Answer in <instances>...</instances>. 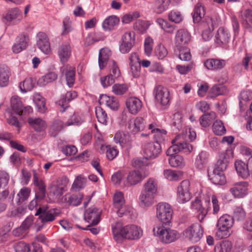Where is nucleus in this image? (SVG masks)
Instances as JSON below:
<instances>
[{"label":"nucleus","instance_id":"b1692460","mask_svg":"<svg viewBox=\"0 0 252 252\" xmlns=\"http://www.w3.org/2000/svg\"><path fill=\"white\" fill-rule=\"evenodd\" d=\"M145 124V120L143 118L137 117L128 122V128L131 133L136 134L144 129Z\"/></svg>","mask_w":252,"mask_h":252},{"label":"nucleus","instance_id":"7c9ffc66","mask_svg":"<svg viewBox=\"0 0 252 252\" xmlns=\"http://www.w3.org/2000/svg\"><path fill=\"white\" fill-rule=\"evenodd\" d=\"M28 122L30 126L38 132L44 131L47 127L45 121L39 118H29Z\"/></svg>","mask_w":252,"mask_h":252},{"label":"nucleus","instance_id":"9b49d317","mask_svg":"<svg viewBox=\"0 0 252 252\" xmlns=\"http://www.w3.org/2000/svg\"><path fill=\"white\" fill-rule=\"evenodd\" d=\"M143 150L145 159H154L160 154L161 148L158 142H152L146 144L143 147Z\"/></svg>","mask_w":252,"mask_h":252},{"label":"nucleus","instance_id":"13d9d810","mask_svg":"<svg viewBox=\"0 0 252 252\" xmlns=\"http://www.w3.org/2000/svg\"><path fill=\"white\" fill-rule=\"evenodd\" d=\"M179 58L184 61H189L191 58L189 49L186 47L177 48Z\"/></svg>","mask_w":252,"mask_h":252},{"label":"nucleus","instance_id":"c756f323","mask_svg":"<svg viewBox=\"0 0 252 252\" xmlns=\"http://www.w3.org/2000/svg\"><path fill=\"white\" fill-rule=\"evenodd\" d=\"M226 64L225 60L216 59H210L204 62L205 66L210 70L220 69Z\"/></svg>","mask_w":252,"mask_h":252},{"label":"nucleus","instance_id":"de8ad7c7","mask_svg":"<svg viewBox=\"0 0 252 252\" xmlns=\"http://www.w3.org/2000/svg\"><path fill=\"white\" fill-rule=\"evenodd\" d=\"M169 156L168 161L171 166L182 167L184 165V160L182 156L175 155Z\"/></svg>","mask_w":252,"mask_h":252},{"label":"nucleus","instance_id":"a211bd4d","mask_svg":"<svg viewBox=\"0 0 252 252\" xmlns=\"http://www.w3.org/2000/svg\"><path fill=\"white\" fill-rule=\"evenodd\" d=\"M149 175V173H144L142 175L138 171H132L129 172L127 177L126 183H124L121 185L122 187H126L129 186L135 185L141 182L145 178Z\"/></svg>","mask_w":252,"mask_h":252},{"label":"nucleus","instance_id":"864d4df0","mask_svg":"<svg viewBox=\"0 0 252 252\" xmlns=\"http://www.w3.org/2000/svg\"><path fill=\"white\" fill-rule=\"evenodd\" d=\"M77 96V94L75 91L67 92L65 95L64 98L59 101V104L63 108L62 109H61V111L62 112H64L65 110V109L68 107V105L66 104L64 105L63 104V101H69L76 97Z\"/></svg>","mask_w":252,"mask_h":252},{"label":"nucleus","instance_id":"ddd939ff","mask_svg":"<svg viewBox=\"0 0 252 252\" xmlns=\"http://www.w3.org/2000/svg\"><path fill=\"white\" fill-rule=\"evenodd\" d=\"M58 215L56 209L48 210L45 206L40 207L35 214V216H39L41 221L44 223L53 221Z\"/></svg>","mask_w":252,"mask_h":252},{"label":"nucleus","instance_id":"f03ea898","mask_svg":"<svg viewBox=\"0 0 252 252\" xmlns=\"http://www.w3.org/2000/svg\"><path fill=\"white\" fill-rule=\"evenodd\" d=\"M111 52L108 48H102L99 51L98 56V65L100 69L104 68L107 64L110 70L108 75L114 79L119 78L121 76V71L117 63L113 60H110Z\"/></svg>","mask_w":252,"mask_h":252},{"label":"nucleus","instance_id":"79ce46f5","mask_svg":"<svg viewBox=\"0 0 252 252\" xmlns=\"http://www.w3.org/2000/svg\"><path fill=\"white\" fill-rule=\"evenodd\" d=\"M232 245L230 241L224 240L216 244L214 248V252H230Z\"/></svg>","mask_w":252,"mask_h":252},{"label":"nucleus","instance_id":"37998d69","mask_svg":"<svg viewBox=\"0 0 252 252\" xmlns=\"http://www.w3.org/2000/svg\"><path fill=\"white\" fill-rule=\"evenodd\" d=\"M68 65H66L63 69V72L65 70V75L66 78V81L67 85L69 87H71L74 85L75 82V71L74 68L69 67L68 70Z\"/></svg>","mask_w":252,"mask_h":252},{"label":"nucleus","instance_id":"7ed1b4c3","mask_svg":"<svg viewBox=\"0 0 252 252\" xmlns=\"http://www.w3.org/2000/svg\"><path fill=\"white\" fill-rule=\"evenodd\" d=\"M172 143L173 145L166 151L167 156H172L180 152L188 154L192 150V146L187 142V135L185 133L177 135Z\"/></svg>","mask_w":252,"mask_h":252},{"label":"nucleus","instance_id":"6e6552de","mask_svg":"<svg viewBox=\"0 0 252 252\" xmlns=\"http://www.w3.org/2000/svg\"><path fill=\"white\" fill-rule=\"evenodd\" d=\"M156 216L157 218L164 223H167L171 219L172 210L171 206L166 203H159L157 205Z\"/></svg>","mask_w":252,"mask_h":252},{"label":"nucleus","instance_id":"0e129e2a","mask_svg":"<svg viewBox=\"0 0 252 252\" xmlns=\"http://www.w3.org/2000/svg\"><path fill=\"white\" fill-rule=\"evenodd\" d=\"M6 117L7 122L9 125L15 126L18 128L19 129L22 126L21 123L18 120L17 118L11 113L10 110L7 111V116Z\"/></svg>","mask_w":252,"mask_h":252},{"label":"nucleus","instance_id":"9d476101","mask_svg":"<svg viewBox=\"0 0 252 252\" xmlns=\"http://www.w3.org/2000/svg\"><path fill=\"white\" fill-rule=\"evenodd\" d=\"M235 167L238 174L243 178L252 176V157L248 158L247 163L240 160L236 161Z\"/></svg>","mask_w":252,"mask_h":252},{"label":"nucleus","instance_id":"bf43d9fd","mask_svg":"<svg viewBox=\"0 0 252 252\" xmlns=\"http://www.w3.org/2000/svg\"><path fill=\"white\" fill-rule=\"evenodd\" d=\"M64 127L63 123L61 120H56L50 128V132L52 135L55 136L57 132L62 130Z\"/></svg>","mask_w":252,"mask_h":252},{"label":"nucleus","instance_id":"f8f14e48","mask_svg":"<svg viewBox=\"0 0 252 252\" xmlns=\"http://www.w3.org/2000/svg\"><path fill=\"white\" fill-rule=\"evenodd\" d=\"M134 41L133 32H127L124 33L120 42V51L123 54L129 52L134 44Z\"/></svg>","mask_w":252,"mask_h":252},{"label":"nucleus","instance_id":"052dcab7","mask_svg":"<svg viewBox=\"0 0 252 252\" xmlns=\"http://www.w3.org/2000/svg\"><path fill=\"white\" fill-rule=\"evenodd\" d=\"M83 197V195L81 193H79L78 194H72L68 196L66 195V199L67 200V202L73 206L79 205L81 202Z\"/></svg>","mask_w":252,"mask_h":252},{"label":"nucleus","instance_id":"e433bc0d","mask_svg":"<svg viewBox=\"0 0 252 252\" xmlns=\"http://www.w3.org/2000/svg\"><path fill=\"white\" fill-rule=\"evenodd\" d=\"M227 153H230V151H226V153L221 154L213 170H217L218 171L222 172L226 170L228 163Z\"/></svg>","mask_w":252,"mask_h":252},{"label":"nucleus","instance_id":"5701e85b","mask_svg":"<svg viewBox=\"0 0 252 252\" xmlns=\"http://www.w3.org/2000/svg\"><path fill=\"white\" fill-rule=\"evenodd\" d=\"M4 18L7 22L17 24L22 20V14L18 8H14L8 10Z\"/></svg>","mask_w":252,"mask_h":252},{"label":"nucleus","instance_id":"3c124183","mask_svg":"<svg viewBox=\"0 0 252 252\" xmlns=\"http://www.w3.org/2000/svg\"><path fill=\"white\" fill-rule=\"evenodd\" d=\"M227 93L226 88L222 85H215L210 90V95L211 97L217 96L220 95H223Z\"/></svg>","mask_w":252,"mask_h":252},{"label":"nucleus","instance_id":"8fccbe9b","mask_svg":"<svg viewBox=\"0 0 252 252\" xmlns=\"http://www.w3.org/2000/svg\"><path fill=\"white\" fill-rule=\"evenodd\" d=\"M242 25L247 29L252 28V9H247L244 13Z\"/></svg>","mask_w":252,"mask_h":252},{"label":"nucleus","instance_id":"5fc2aeb1","mask_svg":"<svg viewBox=\"0 0 252 252\" xmlns=\"http://www.w3.org/2000/svg\"><path fill=\"white\" fill-rule=\"evenodd\" d=\"M213 130L215 134L218 135H222L226 133L224 125L220 120H216L213 124Z\"/></svg>","mask_w":252,"mask_h":252},{"label":"nucleus","instance_id":"f704fd0d","mask_svg":"<svg viewBox=\"0 0 252 252\" xmlns=\"http://www.w3.org/2000/svg\"><path fill=\"white\" fill-rule=\"evenodd\" d=\"M10 76V70L7 66H0V87H4L8 85Z\"/></svg>","mask_w":252,"mask_h":252},{"label":"nucleus","instance_id":"4468645a","mask_svg":"<svg viewBox=\"0 0 252 252\" xmlns=\"http://www.w3.org/2000/svg\"><path fill=\"white\" fill-rule=\"evenodd\" d=\"M66 177H62L53 181L49 187L50 191L56 197L61 196L65 190L68 184Z\"/></svg>","mask_w":252,"mask_h":252},{"label":"nucleus","instance_id":"20e7f679","mask_svg":"<svg viewBox=\"0 0 252 252\" xmlns=\"http://www.w3.org/2000/svg\"><path fill=\"white\" fill-rule=\"evenodd\" d=\"M153 233L161 242L165 244L175 242L180 237V234L177 230L166 228L160 224L154 227Z\"/></svg>","mask_w":252,"mask_h":252},{"label":"nucleus","instance_id":"ea45409f","mask_svg":"<svg viewBox=\"0 0 252 252\" xmlns=\"http://www.w3.org/2000/svg\"><path fill=\"white\" fill-rule=\"evenodd\" d=\"M220 21V17L218 15L208 16L206 18L205 21L202 23V26L204 29L214 30L215 27L219 24Z\"/></svg>","mask_w":252,"mask_h":252},{"label":"nucleus","instance_id":"412c9836","mask_svg":"<svg viewBox=\"0 0 252 252\" xmlns=\"http://www.w3.org/2000/svg\"><path fill=\"white\" fill-rule=\"evenodd\" d=\"M72 49L69 43H63L58 49V55L62 63L68 62L71 55Z\"/></svg>","mask_w":252,"mask_h":252},{"label":"nucleus","instance_id":"f3484780","mask_svg":"<svg viewBox=\"0 0 252 252\" xmlns=\"http://www.w3.org/2000/svg\"><path fill=\"white\" fill-rule=\"evenodd\" d=\"M101 211L96 208H90L84 213L86 221L94 225L98 223L100 219Z\"/></svg>","mask_w":252,"mask_h":252},{"label":"nucleus","instance_id":"49530a36","mask_svg":"<svg viewBox=\"0 0 252 252\" xmlns=\"http://www.w3.org/2000/svg\"><path fill=\"white\" fill-rule=\"evenodd\" d=\"M10 102L12 110L16 114H20L23 106L20 98L16 95L13 96L11 97Z\"/></svg>","mask_w":252,"mask_h":252},{"label":"nucleus","instance_id":"6e6d98bb","mask_svg":"<svg viewBox=\"0 0 252 252\" xmlns=\"http://www.w3.org/2000/svg\"><path fill=\"white\" fill-rule=\"evenodd\" d=\"M172 126L174 130H179L182 127V116L179 112L174 114Z\"/></svg>","mask_w":252,"mask_h":252},{"label":"nucleus","instance_id":"2eb2a0df","mask_svg":"<svg viewBox=\"0 0 252 252\" xmlns=\"http://www.w3.org/2000/svg\"><path fill=\"white\" fill-rule=\"evenodd\" d=\"M155 99L161 105L165 106L170 101V93L168 90L161 86H157L155 89Z\"/></svg>","mask_w":252,"mask_h":252},{"label":"nucleus","instance_id":"cd10ccee","mask_svg":"<svg viewBox=\"0 0 252 252\" xmlns=\"http://www.w3.org/2000/svg\"><path fill=\"white\" fill-rule=\"evenodd\" d=\"M156 196L141 191L139 197L140 206L143 208H147L152 206L154 203Z\"/></svg>","mask_w":252,"mask_h":252},{"label":"nucleus","instance_id":"c9c22d12","mask_svg":"<svg viewBox=\"0 0 252 252\" xmlns=\"http://www.w3.org/2000/svg\"><path fill=\"white\" fill-rule=\"evenodd\" d=\"M33 182L34 185L37 187L38 191L36 197L40 200L43 199L46 195V186L42 180H39L36 173L33 174Z\"/></svg>","mask_w":252,"mask_h":252},{"label":"nucleus","instance_id":"f257e3e1","mask_svg":"<svg viewBox=\"0 0 252 252\" xmlns=\"http://www.w3.org/2000/svg\"><path fill=\"white\" fill-rule=\"evenodd\" d=\"M113 237L118 243H121L124 238L134 240L142 235L141 229L135 225H128L123 227L122 223L117 222L112 225Z\"/></svg>","mask_w":252,"mask_h":252},{"label":"nucleus","instance_id":"39448f33","mask_svg":"<svg viewBox=\"0 0 252 252\" xmlns=\"http://www.w3.org/2000/svg\"><path fill=\"white\" fill-rule=\"evenodd\" d=\"M233 224V219L230 216L225 214L220 217L216 225V237L219 239L228 237L230 235L229 230Z\"/></svg>","mask_w":252,"mask_h":252},{"label":"nucleus","instance_id":"69168bd1","mask_svg":"<svg viewBox=\"0 0 252 252\" xmlns=\"http://www.w3.org/2000/svg\"><path fill=\"white\" fill-rule=\"evenodd\" d=\"M168 18L169 21L175 23H179L183 20L180 12L175 10H172L168 13Z\"/></svg>","mask_w":252,"mask_h":252},{"label":"nucleus","instance_id":"4be33fe9","mask_svg":"<svg viewBox=\"0 0 252 252\" xmlns=\"http://www.w3.org/2000/svg\"><path fill=\"white\" fill-rule=\"evenodd\" d=\"M248 190V183L247 182H239L230 189V191L236 198H242L246 195Z\"/></svg>","mask_w":252,"mask_h":252},{"label":"nucleus","instance_id":"e2e57ef3","mask_svg":"<svg viewBox=\"0 0 252 252\" xmlns=\"http://www.w3.org/2000/svg\"><path fill=\"white\" fill-rule=\"evenodd\" d=\"M140 17V14L138 11H134L125 14L123 17L122 20L125 24H129Z\"/></svg>","mask_w":252,"mask_h":252},{"label":"nucleus","instance_id":"a878e982","mask_svg":"<svg viewBox=\"0 0 252 252\" xmlns=\"http://www.w3.org/2000/svg\"><path fill=\"white\" fill-rule=\"evenodd\" d=\"M99 101L100 104H106L112 110H117L119 107V101L114 96H109L106 94H102L100 96Z\"/></svg>","mask_w":252,"mask_h":252},{"label":"nucleus","instance_id":"393cba45","mask_svg":"<svg viewBox=\"0 0 252 252\" xmlns=\"http://www.w3.org/2000/svg\"><path fill=\"white\" fill-rule=\"evenodd\" d=\"M116 143L119 144L122 147L130 146L131 139L130 135L122 131H117L114 137Z\"/></svg>","mask_w":252,"mask_h":252},{"label":"nucleus","instance_id":"4d7b16f0","mask_svg":"<svg viewBox=\"0 0 252 252\" xmlns=\"http://www.w3.org/2000/svg\"><path fill=\"white\" fill-rule=\"evenodd\" d=\"M170 3V0H157L156 12L160 14L166 10Z\"/></svg>","mask_w":252,"mask_h":252},{"label":"nucleus","instance_id":"72a5a7b5","mask_svg":"<svg viewBox=\"0 0 252 252\" xmlns=\"http://www.w3.org/2000/svg\"><path fill=\"white\" fill-rule=\"evenodd\" d=\"M215 38L218 44H225L229 42L230 34L227 29L220 27L218 29Z\"/></svg>","mask_w":252,"mask_h":252},{"label":"nucleus","instance_id":"2f4dec72","mask_svg":"<svg viewBox=\"0 0 252 252\" xmlns=\"http://www.w3.org/2000/svg\"><path fill=\"white\" fill-rule=\"evenodd\" d=\"M148 129L151 130V133H154V136L156 140L159 143V142L162 141L165 135L166 131L162 129L158 128L157 125L156 123H152L148 126Z\"/></svg>","mask_w":252,"mask_h":252},{"label":"nucleus","instance_id":"473e14b6","mask_svg":"<svg viewBox=\"0 0 252 252\" xmlns=\"http://www.w3.org/2000/svg\"><path fill=\"white\" fill-rule=\"evenodd\" d=\"M206 14V8L201 3L198 2L194 6L192 13V18L194 23H199Z\"/></svg>","mask_w":252,"mask_h":252},{"label":"nucleus","instance_id":"680f3d73","mask_svg":"<svg viewBox=\"0 0 252 252\" xmlns=\"http://www.w3.org/2000/svg\"><path fill=\"white\" fill-rule=\"evenodd\" d=\"M149 27L148 21L138 20L134 25V28L141 33H145Z\"/></svg>","mask_w":252,"mask_h":252},{"label":"nucleus","instance_id":"09e8293b","mask_svg":"<svg viewBox=\"0 0 252 252\" xmlns=\"http://www.w3.org/2000/svg\"><path fill=\"white\" fill-rule=\"evenodd\" d=\"M57 78V75L55 73L50 72L39 79L37 83L40 86H44L47 84L55 81Z\"/></svg>","mask_w":252,"mask_h":252},{"label":"nucleus","instance_id":"1a4fd4ad","mask_svg":"<svg viewBox=\"0 0 252 252\" xmlns=\"http://www.w3.org/2000/svg\"><path fill=\"white\" fill-rule=\"evenodd\" d=\"M113 204L114 207L117 209V213L120 217L127 215L131 211V208H126L125 205V200L122 192L118 191L115 193L113 197Z\"/></svg>","mask_w":252,"mask_h":252},{"label":"nucleus","instance_id":"6ab92c4d","mask_svg":"<svg viewBox=\"0 0 252 252\" xmlns=\"http://www.w3.org/2000/svg\"><path fill=\"white\" fill-rule=\"evenodd\" d=\"M126 104L128 112L133 115L137 114L143 106L141 100L136 97H128L126 100Z\"/></svg>","mask_w":252,"mask_h":252},{"label":"nucleus","instance_id":"bb28decb","mask_svg":"<svg viewBox=\"0 0 252 252\" xmlns=\"http://www.w3.org/2000/svg\"><path fill=\"white\" fill-rule=\"evenodd\" d=\"M158 189V182L153 178H149L143 185L141 191L156 195Z\"/></svg>","mask_w":252,"mask_h":252},{"label":"nucleus","instance_id":"338daca9","mask_svg":"<svg viewBox=\"0 0 252 252\" xmlns=\"http://www.w3.org/2000/svg\"><path fill=\"white\" fill-rule=\"evenodd\" d=\"M31 189L28 188L21 189L17 194L18 197V202L22 203L27 200L30 194Z\"/></svg>","mask_w":252,"mask_h":252},{"label":"nucleus","instance_id":"0eeeda50","mask_svg":"<svg viewBox=\"0 0 252 252\" xmlns=\"http://www.w3.org/2000/svg\"><path fill=\"white\" fill-rule=\"evenodd\" d=\"M191 187L189 180L183 181L177 189V200L180 203H185L191 198Z\"/></svg>","mask_w":252,"mask_h":252},{"label":"nucleus","instance_id":"a19ab883","mask_svg":"<svg viewBox=\"0 0 252 252\" xmlns=\"http://www.w3.org/2000/svg\"><path fill=\"white\" fill-rule=\"evenodd\" d=\"M216 118V114L215 112L207 113L200 117V124L202 127H206L212 124Z\"/></svg>","mask_w":252,"mask_h":252},{"label":"nucleus","instance_id":"aec40b11","mask_svg":"<svg viewBox=\"0 0 252 252\" xmlns=\"http://www.w3.org/2000/svg\"><path fill=\"white\" fill-rule=\"evenodd\" d=\"M191 36L189 33L184 30L178 31L175 35V44L177 48L186 47L190 41Z\"/></svg>","mask_w":252,"mask_h":252},{"label":"nucleus","instance_id":"423d86ee","mask_svg":"<svg viewBox=\"0 0 252 252\" xmlns=\"http://www.w3.org/2000/svg\"><path fill=\"white\" fill-rule=\"evenodd\" d=\"M186 238L192 243L200 241L203 235V229L198 223H194L186 228L183 232Z\"/></svg>","mask_w":252,"mask_h":252},{"label":"nucleus","instance_id":"dca6fc26","mask_svg":"<svg viewBox=\"0 0 252 252\" xmlns=\"http://www.w3.org/2000/svg\"><path fill=\"white\" fill-rule=\"evenodd\" d=\"M36 45L38 48L44 54H48L51 51L50 43L47 34L39 32L36 35Z\"/></svg>","mask_w":252,"mask_h":252},{"label":"nucleus","instance_id":"c03bdc74","mask_svg":"<svg viewBox=\"0 0 252 252\" xmlns=\"http://www.w3.org/2000/svg\"><path fill=\"white\" fill-rule=\"evenodd\" d=\"M35 80L32 78H27L19 85L21 91L25 93L31 91L34 87Z\"/></svg>","mask_w":252,"mask_h":252},{"label":"nucleus","instance_id":"a18cd8bd","mask_svg":"<svg viewBox=\"0 0 252 252\" xmlns=\"http://www.w3.org/2000/svg\"><path fill=\"white\" fill-rule=\"evenodd\" d=\"M208 154L206 152L202 151L196 157L195 161V166L199 169H202L208 161Z\"/></svg>","mask_w":252,"mask_h":252},{"label":"nucleus","instance_id":"58836bf2","mask_svg":"<svg viewBox=\"0 0 252 252\" xmlns=\"http://www.w3.org/2000/svg\"><path fill=\"white\" fill-rule=\"evenodd\" d=\"M119 19L115 15L106 18L102 23V27L105 31H110L119 23Z\"/></svg>","mask_w":252,"mask_h":252},{"label":"nucleus","instance_id":"4c0bfd02","mask_svg":"<svg viewBox=\"0 0 252 252\" xmlns=\"http://www.w3.org/2000/svg\"><path fill=\"white\" fill-rule=\"evenodd\" d=\"M156 23L162 30L168 33H173L176 29L175 25H171L166 20L162 18H158L156 20Z\"/></svg>","mask_w":252,"mask_h":252},{"label":"nucleus","instance_id":"c85d7f7f","mask_svg":"<svg viewBox=\"0 0 252 252\" xmlns=\"http://www.w3.org/2000/svg\"><path fill=\"white\" fill-rule=\"evenodd\" d=\"M208 176L210 180L216 185H223L226 182L225 177L223 172L217 170H208Z\"/></svg>","mask_w":252,"mask_h":252},{"label":"nucleus","instance_id":"603ef678","mask_svg":"<svg viewBox=\"0 0 252 252\" xmlns=\"http://www.w3.org/2000/svg\"><path fill=\"white\" fill-rule=\"evenodd\" d=\"M95 115L98 121L103 124L107 125L108 117L106 112L100 107H97L95 108Z\"/></svg>","mask_w":252,"mask_h":252},{"label":"nucleus","instance_id":"774afa93","mask_svg":"<svg viewBox=\"0 0 252 252\" xmlns=\"http://www.w3.org/2000/svg\"><path fill=\"white\" fill-rule=\"evenodd\" d=\"M246 217V212L241 207H237L234 210L233 217L234 219L238 221H241L243 220Z\"/></svg>","mask_w":252,"mask_h":252}]
</instances>
